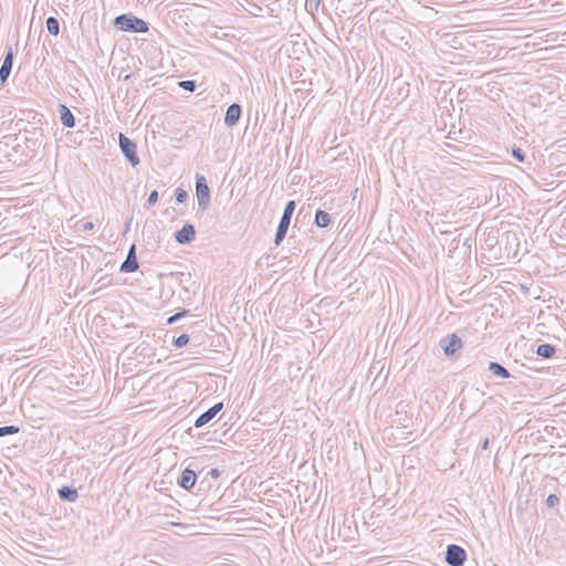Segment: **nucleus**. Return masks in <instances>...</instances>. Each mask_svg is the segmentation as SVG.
<instances>
[{"label":"nucleus","instance_id":"nucleus-1","mask_svg":"<svg viewBox=\"0 0 566 566\" xmlns=\"http://www.w3.org/2000/svg\"><path fill=\"white\" fill-rule=\"evenodd\" d=\"M114 25L120 31L132 33H146L149 30L146 21L130 13L117 15L114 19Z\"/></svg>","mask_w":566,"mask_h":566},{"label":"nucleus","instance_id":"nucleus-2","mask_svg":"<svg viewBox=\"0 0 566 566\" xmlns=\"http://www.w3.org/2000/svg\"><path fill=\"white\" fill-rule=\"evenodd\" d=\"M295 207H296V203L294 200L287 201L284 207L283 214L281 217V220L279 222V226H277L276 232H275L274 243L276 245H279L284 240V238L287 233Z\"/></svg>","mask_w":566,"mask_h":566},{"label":"nucleus","instance_id":"nucleus-3","mask_svg":"<svg viewBox=\"0 0 566 566\" xmlns=\"http://www.w3.org/2000/svg\"><path fill=\"white\" fill-rule=\"evenodd\" d=\"M196 196L198 200V210L205 212L211 200L210 188L208 181L203 175H196Z\"/></svg>","mask_w":566,"mask_h":566},{"label":"nucleus","instance_id":"nucleus-4","mask_svg":"<svg viewBox=\"0 0 566 566\" xmlns=\"http://www.w3.org/2000/svg\"><path fill=\"white\" fill-rule=\"evenodd\" d=\"M118 143H119V148H120L123 155L125 156V158L127 159V161L133 167H136L140 163L139 157L137 155V150H136L137 149L136 143L133 139L125 136L123 133H119Z\"/></svg>","mask_w":566,"mask_h":566},{"label":"nucleus","instance_id":"nucleus-5","mask_svg":"<svg viewBox=\"0 0 566 566\" xmlns=\"http://www.w3.org/2000/svg\"><path fill=\"white\" fill-rule=\"evenodd\" d=\"M467 560V552L457 544L447 546L444 562L450 566H462Z\"/></svg>","mask_w":566,"mask_h":566},{"label":"nucleus","instance_id":"nucleus-6","mask_svg":"<svg viewBox=\"0 0 566 566\" xmlns=\"http://www.w3.org/2000/svg\"><path fill=\"white\" fill-rule=\"evenodd\" d=\"M439 346L447 357H451L463 346V343L455 333H452L442 337Z\"/></svg>","mask_w":566,"mask_h":566},{"label":"nucleus","instance_id":"nucleus-7","mask_svg":"<svg viewBox=\"0 0 566 566\" xmlns=\"http://www.w3.org/2000/svg\"><path fill=\"white\" fill-rule=\"evenodd\" d=\"M13 57L14 53L12 46H7L6 55L0 67V86H2L10 76L13 64Z\"/></svg>","mask_w":566,"mask_h":566},{"label":"nucleus","instance_id":"nucleus-8","mask_svg":"<svg viewBox=\"0 0 566 566\" xmlns=\"http://www.w3.org/2000/svg\"><path fill=\"white\" fill-rule=\"evenodd\" d=\"M174 238L179 244H188L195 240L196 229L192 224L185 223L180 230L175 232Z\"/></svg>","mask_w":566,"mask_h":566},{"label":"nucleus","instance_id":"nucleus-9","mask_svg":"<svg viewBox=\"0 0 566 566\" xmlns=\"http://www.w3.org/2000/svg\"><path fill=\"white\" fill-rule=\"evenodd\" d=\"M139 268L137 256H136V245L133 244L127 253L125 261L120 265V272L123 273H133L136 272Z\"/></svg>","mask_w":566,"mask_h":566},{"label":"nucleus","instance_id":"nucleus-10","mask_svg":"<svg viewBox=\"0 0 566 566\" xmlns=\"http://www.w3.org/2000/svg\"><path fill=\"white\" fill-rule=\"evenodd\" d=\"M241 115H242L241 105L238 103L231 104L226 111L224 124L229 127L235 126L239 123Z\"/></svg>","mask_w":566,"mask_h":566},{"label":"nucleus","instance_id":"nucleus-11","mask_svg":"<svg viewBox=\"0 0 566 566\" xmlns=\"http://www.w3.org/2000/svg\"><path fill=\"white\" fill-rule=\"evenodd\" d=\"M196 481H197L196 472L189 468H186L181 472L177 483L184 490L190 491L193 488Z\"/></svg>","mask_w":566,"mask_h":566},{"label":"nucleus","instance_id":"nucleus-12","mask_svg":"<svg viewBox=\"0 0 566 566\" xmlns=\"http://www.w3.org/2000/svg\"><path fill=\"white\" fill-rule=\"evenodd\" d=\"M59 115L62 125L66 128L75 127V117L65 104H59Z\"/></svg>","mask_w":566,"mask_h":566},{"label":"nucleus","instance_id":"nucleus-13","mask_svg":"<svg viewBox=\"0 0 566 566\" xmlns=\"http://www.w3.org/2000/svg\"><path fill=\"white\" fill-rule=\"evenodd\" d=\"M59 497L62 501L75 502L78 499L77 490L73 486L63 485L57 490Z\"/></svg>","mask_w":566,"mask_h":566},{"label":"nucleus","instance_id":"nucleus-14","mask_svg":"<svg viewBox=\"0 0 566 566\" xmlns=\"http://www.w3.org/2000/svg\"><path fill=\"white\" fill-rule=\"evenodd\" d=\"M556 347L552 344H539L536 347L535 353L537 356L549 359L556 354Z\"/></svg>","mask_w":566,"mask_h":566},{"label":"nucleus","instance_id":"nucleus-15","mask_svg":"<svg viewBox=\"0 0 566 566\" xmlns=\"http://www.w3.org/2000/svg\"><path fill=\"white\" fill-rule=\"evenodd\" d=\"M489 370L496 377L510 378L511 376L510 371L496 361H491L489 364Z\"/></svg>","mask_w":566,"mask_h":566},{"label":"nucleus","instance_id":"nucleus-16","mask_svg":"<svg viewBox=\"0 0 566 566\" xmlns=\"http://www.w3.org/2000/svg\"><path fill=\"white\" fill-rule=\"evenodd\" d=\"M314 222L318 228H327L331 223V216L326 211L318 209L315 213Z\"/></svg>","mask_w":566,"mask_h":566},{"label":"nucleus","instance_id":"nucleus-17","mask_svg":"<svg viewBox=\"0 0 566 566\" xmlns=\"http://www.w3.org/2000/svg\"><path fill=\"white\" fill-rule=\"evenodd\" d=\"M216 417V415L213 413V411L209 408L208 410H206L205 412H202L195 421V427L196 428H201L203 427L205 424H207L208 422H210L213 418Z\"/></svg>","mask_w":566,"mask_h":566},{"label":"nucleus","instance_id":"nucleus-18","mask_svg":"<svg viewBox=\"0 0 566 566\" xmlns=\"http://www.w3.org/2000/svg\"><path fill=\"white\" fill-rule=\"evenodd\" d=\"M46 29L49 31L50 34L52 35H57L59 32H60V22L59 20L55 18V17H49L46 19Z\"/></svg>","mask_w":566,"mask_h":566},{"label":"nucleus","instance_id":"nucleus-19","mask_svg":"<svg viewBox=\"0 0 566 566\" xmlns=\"http://www.w3.org/2000/svg\"><path fill=\"white\" fill-rule=\"evenodd\" d=\"M19 432H20V428L18 426L10 424V426L0 427V438L10 436V434H15Z\"/></svg>","mask_w":566,"mask_h":566},{"label":"nucleus","instance_id":"nucleus-20","mask_svg":"<svg viewBox=\"0 0 566 566\" xmlns=\"http://www.w3.org/2000/svg\"><path fill=\"white\" fill-rule=\"evenodd\" d=\"M189 342V335L188 334H181L177 337H174L172 339V345L176 347V348H181L184 346H186Z\"/></svg>","mask_w":566,"mask_h":566},{"label":"nucleus","instance_id":"nucleus-21","mask_svg":"<svg viewBox=\"0 0 566 566\" xmlns=\"http://www.w3.org/2000/svg\"><path fill=\"white\" fill-rule=\"evenodd\" d=\"M178 85H179V87H181L188 92H195V90L197 88V83H196V81H192V80L180 81L178 83Z\"/></svg>","mask_w":566,"mask_h":566},{"label":"nucleus","instance_id":"nucleus-22","mask_svg":"<svg viewBox=\"0 0 566 566\" xmlns=\"http://www.w3.org/2000/svg\"><path fill=\"white\" fill-rule=\"evenodd\" d=\"M20 130H23L24 134H28V133L32 134L31 137H27V136L24 137V142L27 144H30L31 146H36L38 145V138L34 137L36 135V128H34L32 132L27 129V128H20Z\"/></svg>","mask_w":566,"mask_h":566},{"label":"nucleus","instance_id":"nucleus-23","mask_svg":"<svg viewBox=\"0 0 566 566\" xmlns=\"http://www.w3.org/2000/svg\"><path fill=\"white\" fill-rule=\"evenodd\" d=\"M175 197L178 203H182L188 199V192L185 189L178 187L175 190Z\"/></svg>","mask_w":566,"mask_h":566},{"label":"nucleus","instance_id":"nucleus-24","mask_svg":"<svg viewBox=\"0 0 566 566\" xmlns=\"http://www.w3.org/2000/svg\"><path fill=\"white\" fill-rule=\"evenodd\" d=\"M512 156L520 163L525 160V153L520 147H513Z\"/></svg>","mask_w":566,"mask_h":566},{"label":"nucleus","instance_id":"nucleus-25","mask_svg":"<svg viewBox=\"0 0 566 566\" xmlns=\"http://www.w3.org/2000/svg\"><path fill=\"white\" fill-rule=\"evenodd\" d=\"M187 314H188V311L182 310L181 312H178V313L171 315L170 317H168L167 324H169V325L175 324L179 318L186 316Z\"/></svg>","mask_w":566,"mask_h":566},{"label":"nucleus","instance_id":"nucleus-26","mask_svg":"<svg viewBox=\"0 0 566 566\" xmlns=\"http://www.w3.org/2000/svg\"><path fill=\"white\" fill-rule=\"evenodd\" d=\"M137 349H140L139 354L143 355L144 357H154L155 356L154 349L151 347H149L148 345L139 346Z\"/></svg>","mask_w":566,"mask_h":566},{"label":"nucleus","instance_id":"nucleus-27","mask_svg":"<svg viewBox=\"0 0 566 566\" xmlns=\"http://www.w3.org/2000/svg\"><path fill=\"white\" fill-rule=\"evenodd\" d=\"M548 507H554L559 504V497L556 494H549L545 501Z\"/></svg>","mask_w":566,"mask_h":566},{"label":"nucleus","instance_id":"nucleus-28","mask_svg":"<svg viewBox=\"0 0 566 566\" xmlns=\"http://www.w3.org/2000/svg\"><path fill=\"white\" fill-rule=\"evenodd\" d=\"M158 200V191L157 190H153L149 196H148V199L146 201V206L147 207H150V206H154Z\"/></svg>","mask_w":566,"mask_h":566},{"label":"nucleus","instance_id":"nucleus-29","mask_svg":"<svg viewBox=\"0 0 566 566\" xmlns=\"http://www.w3.org/2000/svg\"><path fill=\"white\" fill-rule=\"evenodd\" d=\"M223 408V402H218L210 407V409L213 411V413L217 416Z\"/></svg>","mask_w":566,"mask_h":566},{"label":"nucleus","instance_id":"nucleus-30","mask_svg":"<svg viewBox=\"0 0 566 566\" xmlns=\"http://www.w3.org/2000/svg\"><path fill=\"white\" fill-rule=\"evenodd\" d=\"M209 476L213 478V479H217L220 476V471L216 468L211 469L208 474Z\"/></svg>","mask_w":566,"mask_h":566},{"label":"nucleus","instance_id":"nucleus-31","mask_svg":"<svg viewBox=\"0 0 566 566\" xmlns=\"http://www.w3.org/2000/svg\"><path fill=\"white\" fill-rule=\"evenodd\" d=\"M93 228H94V224L92 222H86L83 224V230H85V231H91V230H93Z\"/></svg>","mask_w":566,"mask_h":566},{"label":"nucleus","instance_id":"nucleus-32","mask_svg":"<svg viewBox=\"0 0 566 566\" xmlns=\"http://www.w3.org/2000/svg\"><path fill=\"white\" fill-rule=\"evenodd\" d=\"M489 443H490L489 438H485V439L482 441V443H481V449H482V450H486V449L489 448Z\"/></svg>","mask_w":566,"mask_h":566},{"label":"nucleus","instance_id":"nucleus-33","mask_svg":"<svg viewBox=\"0 0 566 566\" xmlns=\"http://www.w3.org/2000/svg\"><path fill=\"white\" fill-rule=\"evenodd\" d=\"M318 3H319V0H308V4L311 8H313V6H314L315 9H317Z\"/></svg>","mask_w":566,"mask_h":566},{"label":"nucleus","instance_id":"nucleus-34","mask_svg":"<svg viewBox=\"0 0 566 566\" xmlns=\"http://www.w3.org/2000/svg\"><path fill=\"white\" fill-rule=\"evenodd\" d=\"M95 279H96V283H99V282H102V280L104 279V276H103V275H101V276L95 277Z\"/></svg>","mask_w":566,"mask_h":566},{"label":"nucleus","instance_id":"nucleus-35","mask_svg":"<svg viewBox=\"0 0 566 566\" xmlns=\"http://www.w3.org/2000/svg\"><path fill=\"white\" fill-rule=\"evenodd\" d=\"M102 273V270H98V272H96L94 275H93V279L97 277V275Z\"/></svg>","mask_w":566,"mask_h":566},{"label":"nucleus","instance_id":"nucleus-36","mask_svg":"<svg viewBox=\"0 0 566 566\" xmlns=\"http://www.w3.org/2000/svg\"><path fill=\"white\" fill-rule=\"evenodd\" d=\"M130 76H132L130 74L126 75V76H125V80H129V78H130Z\"/></svg>","mask_w":566,"mask_h":566},{"label":"nucleus","instance_id":"nucleus-37","mask_svg":"<svg viewBox=\"0 0 566 566\" xmlns=\"http://www.w3.org/2000/svg\"><path fill=\"white\" fill-rule=\"evenodd\" d=\"M494 566H496V565H494Z\"/></svg>","mask_w":566,"mask_h":566}]
</instances>
